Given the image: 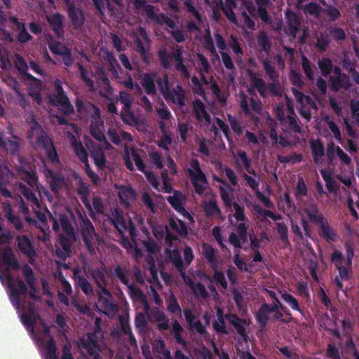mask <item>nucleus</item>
I'll return each instance as SVG.
<instances>
[{
	"label": "nucleus",
	"mask_w": 359,
	"mask_h": 359,
	"mask_svg": "<svg viewBox=\"0 0 359 359\" xmlns=\"http://www.w3.org/2000/svg\"><path fill=\"white\" fill-rule=\"evenodd\" d=\"M46 40L50 50L55 55H60L66 67H71L74 63L71 49L60 41H56L50 34L46 36Z\"/></svg>",
	"instance_id": "obj_1"
},
{
	"label": "nucleus",
	"mask_w": 359,
	"mask_h": 359,
	"mask_svg": "<svg viewBox=\"0 0 359 359\" xmlns=\"http://www.w3.org/2000/svg\"><path fill=\"white\" fill-rule=\"evenodd\" d=\"M2 262L5 266L4 273L0 274V280L4 278L7 282L12 283L13 276L11 273V269L18 270L20 264L10 246H6L2 250Z\"/></svg>",
	"instance_id": "obj_2"
},
{
	"label": "nucleus",
	"mask_w": 359,
	"mask_h": 359,
	"mask_svg": "<svg viewBox=\"0 0 359 359\" xmlns=\"http://www.w3.org/2000/svg\"><path fill=\"white\" fill-rule=\"evenodd\" d=\"M81 233L83 241L90 254L95 253L93 241L97 236L94 226L87 216L81 218Z\"/></svg>",
	"instance_id": "obj_3"
},
{
	"label": "nucleus",
	"mask_w": 359,
	"mask_h": 359,
	"mask_svg": "<svg viewBox=\"0 0 359 359\" xmlns=\"http://www.w3.org/2000/svg\"><path fill=\"white\" fill-rule=\"evenodd\" d=\"M140 34L147 42V46L149 47L151 45V40L149 39L144 28H140ZM134 44L135 50L140 54L142 62L147 65H150L152 60V54L150 53L149 48L145 47L143 42L139 37H136L134 39Z\"/></svg>",
	"instance_id": "obj_4"
},
{
	"label": "nucleus",
	"mask_w": 359,
	"mask_h": 359,
	"mask_svg": "<svg viewBox=\"0 0 359 359\" xmlns=\"http://www.w3.org/2000/svg\"><path fill=\"white\" fill-rule=\"evenodd\" d=\"M108 273L107 267L103 264L100 267L93 269L90 271L91 276L94 283L97 285L98 290H101L104 295L111 297L110 291L107 288V276L108 275Z\"/></svg>",
	"instance_id": "obj_5"
},
{
	"label": "nucleus",
	"mask_w": 359,
	"mask_h": 359,
	"mask_svg": "<svg viewBox=\"0 0 359 359\" xmlns=\"http://www.w3.org/2000/svg\"><path fill=\"white\" fill-rule=\"evenodd\" d=\"M249 75L250 79V86L256 88L262 97H266L267 96L268 91L273 95H277L278 94L276 90V86L274 83L275 82L272 81V83L266 84L262 78L257 76L252 72H250Z\"/></svg>",
	"instance_id": "obj_6"
},
{
	"label": "nucleus",
	"mask_w": 359,
	"mask_h": 359,
	"mask_svg": "<svg viewBox=\"0 0 359 359\" xmlns=\"http://www.w3.org/2000/svg\"><path fill=\"white\" fill-rule=\"evenodd\" d=\"M185 200V196L181 191L177 190H174L173 195L167 197V201L175 211L189 221H194L191 215L184 207Z\"/></svg>",
	"instance_id": "obj_7"
},
{
	"label": "nucleus",
	"mask_w": 359,
	"mask_h": 359,
	"mask_svg": "<svg viewBox=\"0 0 359 359\" xmlns=\"http://www.w3.org/2000/svg\"><path fill=\"white\" fill-rule=\"evenodd\" d=\"M285 15L286 19L285 32L291 39H295L300 30L301 20L295 12L289 9L286 11Z\"/></svg>",
	"instance_id": "obj_8"
},
{
	"label": "nucleus",
	"mask_w": 359,
	"mask_h": 359,
	"mask_svg": "<svg viewBox=\"0 0 359 359\" xmlns=\"http://www.w3.org/2000/svg\"><path fill=\"white\" fill-rule=\"evenodd\" d=\"M18 248L20 252L25 255L29 259V263L32 265L34 263V259L37 256L36 251L34 248L30 239L26 235H22L18 238Z\"/></svg>",
	"instance_id": "obj_9"
},
{
	"label": "nucleus",
	"mask_w": 359,
	"mask_h": 359,
	"mask_svg": "<svg viewBox=\"0 0 359 359\" xmlns=\"http://www.w3.org/2000/svg\"><path fill=\"white\" fill-rule=\"evenodd\" d=\"M22 272L27 284L30 288L29 292L30 298L37 302L41 301V297L37 295L38 289L36 286V277L32 269L28 264H25L22 268Z\"/></svg>",
	"instance_id": "obj_10"
},
{
	"label": "nucleus",
	"mask_w": 359,
	"mask_h": 359,
	"mask_svg": "<svg viewBox=\"0 0 359 359\" xmlns=\"http://www.w3.org/2000/svg\"><path fill=\"white\" fill-rule=\"evenodd\" d=\"M156 76L157 72L155 71L146 72L142 75L140 83L144 93L148 95L156 96L157 95V88L155 85Z\"/></svg>",
	"instance_id": "obj_11"
},
{
	"label": "nucleus",
	"mask_w": 359,
	"mask_h": 359,
	"mask_svg": "<svg viewBox=\"0 0 359 359\" xmlns=\"http://www.w3.org/2000/svg\"><path fill=\"white\" fill-rule=\"evenodd\" d=\"M225 318L235 328L237 333L243 338L245 341H248V336L246 333V320L241 318L235 313H227Z\"/></svg>",
	"instance_id": "obj_12"
},
{
	"label": "nucleus",
	"mask_w": 359,
	"mask_h": 359,
	"mask_svg": "<svg viewBox=\"0 0 359 359\" xmlns=\"http://www.w3.org/2000/svg\"><path fill=\"white\" fill-rule=\"evenodd\" d=\"M241 107L246 115L251 114V109L256 114H260L262 111V102L259 100H255L253 97L249 98L245 94H242L241 100Z\"/></svg>",
	"instance_id": "obj_13"
},
{
	"label": "nucleus",
	"mask_w": 359,
	"mask_h": 359,
	"mask_svg": "<svg viewBox=\"0 0 359 359\" xmlns=\"http://www.w3.org/2000/svg\"><path fill=\"white\" fill-rule=\"evenodd\" d=\"M170 56L171 58H173L175 61V69L180 72L184 77L189 79L190 72L184 63L182 48L181 46H177L173 53L170 54Z\"/></svg>",
	"instance_id": "obj_14"
},
{
	"label": "nucleus",
	"mask_w": 359,
	"mask_h": 359,
	"mask_svg": "<svg viewBox=\"0 0 359 359\" xmlns=\"http://www.w3.org/2000/svg\"><path fill=\"white\" fill-rule=\"evenodd\" d=\"M328 81L330 89L334 92H339L341 89L346 90L351 87L350 76L348 74L338 76H330Z\"/></svg>",
	"instance_id": "obj_15"
},
{
	"label": "nucleus",
	"mask_w": 359,
	"mask_h": 359,
	"mask_svg": "<svg viewBox=\"0 0 359 359\" xmlns=\"http://www.w3.org/2000/svg\"><path fill=\"white\" fill-rule=\"evenodd\" d=\"M189 168L187 169V173L191 180H200L202 183L208 184V181L205 173L202 171L200 163L197 159L190 160Z\"/></svg>",
	"instance_id": "obj_16"
},
{
	"label": "nucleus",
	"mask_w": 359,
	"mask_h": 359,
	"mask_svg": "<svg viewBox=\"0 0 359 359\" xmlns=\"http://www.w3.org/2000/svg\"><path fill=\"white\" fill-rule=\"evenodd\" d=\"M46 20L56 36L60 39L62 38L65 33L62 15L59 13H56L46 16Z\"/></svg>",
	"instance_id": "obj_17"
},
{
	"label": "nucleus",
	"mask_w": 359,
	"mask_h": 359,
	"mask_svg": "<svg viewBox=\"0 0 359 359\" xmlns=\"http://www.w3.org/2000/svg\"><path fill=\"white\" fill-rule=\"evenodd\" d=\"M165 100H170L174 104H177L179 107L185 106V93L183 88L177 85L172 89L169 88L168 94L163 97Z\"/></svg>",
	"instance_id": "obj_18"
},
{
	"label": "nucleus",
	"mask_w": 359,
	"mask_h": 359,
	"mask_svg": "<svg viewBox=\"0 0 359 359\" xmlns=\"http://www.w3.org/2000/svg\"><path fill=\"white\" fill-rule=\"evenodd\" d=\"M318 234L328 243L334 242L337 239V234L332 227L328 224L325 219L323 222L318 224Z\"/></svg>",
	"instance_id": "obj_19"
},
{
	"label": "nucleus",
	"mask_w": 359,
	"mask_h": 359,
	"mask_svg": "<svg viewBox=\"0 0 359 359\" xmlns=\"http://www.w3.org/2000/svg\"><path fill=\"white\" fill-rule=\"evenodd\" d=\"M50 102L55 105L62 107V111L66 115H69L74 112V107L70 103V101L65 93L56 94L55 99H51Z\"/></svg>",
	"instance_id": "obj_20"
},
{
	"label": "nucleus",
	"mask_w": 359,
	"mask_h": 359,
	"mask_svg": "<svg viewBox=\"0 0 359 359\" xmlns=\"http://www.w3.org/2000/svg\"><path fill=\"white\" fill-rule=\"evenodd\" d=\"M117 189L121 203L126 207H129L130 203L135 198V190L131 187L125 185H121Z\"/></svg>",
	"instance_id": "obj_21"
},
{
	"label": "nucleus",
	"mask_w": 359,
	"mask_h": 359,
	"mask_svg": "<svg viewBox=\"0 0 359 359\" xmlns=\"http://www.w3.org/2000/svg\"><path fill=\"white\" fill-rule=\"evenodd\" d=\"M14 63L16 69H18L20 74L22 76L23 79L30 81H34L36 80V79L33 75L28 73L27 64L21 55L18 53L15 54Z\"/></svg>",
	"instance_id": "obj_22"
},
{
	"label": "nucleus",
	"mask_w": 359,
	"mask_h": 359,
	"mask_svg": "<svg viewBox=\"0 0 359 359\" xmlns=\"http://www.w3.org/2000/svg\"><path fill=\"white\" fill-rule=\"evenodd\" d=\"M67 11L74 28H81L84 23V16L82 11L79 8L76 9L75 5L71 4Z\"/></svg>",
	"instance_id": "obj_23"
},
{
	"label": "nucleus",
	"mask_w": 359,
	"mask_h": 359,
	"mask_svg": "<svg viewBox=\"0 0 359 359\" xmlns=\"http://www.w3.org/2000/svg\"><path fill=\"white\" fill-rule=\"evenodd\" d=\"M46 175L50 178L49 185L51 191L54 193L58 192L65 184V178L60 174L55 173L53 170L47 169Z\"/></svg>",
	"instance_id": "obj_24"
},
{
	"label": "nucleus",
	"mask_w": 359,
	"mask_h": 359,
	"mask_svg": "<svg viewBox=\"0 0 359 359\" xmlns=\"http://www.w3.org/2000/svg\"><path fill=\"white\" fill-rule=\"evenodd\" d=\"M304 212L307 215L311 222L318 224L325 219L323 215L319 211L317 205L315 203H311L306 205L304 208Z\"/></svg>",
	"instance_id": "obj_25"
},
{
	"label": "nucleus",
	"mask_w": 359,
	"mask_h": 359,
	"mask_svg": "<svg viewBox=\"0 0 359 359\" xmlns=\"http://www.w3.org/2000/svg\"><path fill=\"white\" fill-rule=\"evenodd\" d=\"M103 127V123L102 121L98 119H95L94 122H93L90 127V134L94 139L99 142H104V144L107 148L111 147L110 144L107 141L106 137L103 132L101 130L100 128Z\"/></svg>",
	"instance_id": "obj_26"
},
{
	"label": "nucleus",
	"mask_w": 359,
	"mask_h": 359,
	"mask_svg": "<svg viewBox=\"0 0 359 359\" xmlns=\"http://www.w3.org/2000/svg\"><path fill=\"white\" fill-rule=\"evenodd\" d=\"M109 221L118 233L123 236L124 232L127 230L128 224H126L121 212L118 209H115L114 212L112 213V216L109 218Z\"/></svg>",
	"instance_id": "obj_27"
},
{
	"label": "nucleus",
	"mask_w": 359,
	"mask_h": 359,
	"mask_svg": "<svg viewBox=\"0 0 359 359\" xmlns=\"http://www.w3.org/2000/svg\"><path fill=\"white\" fill-rule=\"evenodd\" d=\"M166 254L169 261L175 265L180 273H183L184 276L185 266L180 251L177 248L167 250Z\"/></svg>",
	"instance_id": "obj_28"
},
{
	"label": "nucleus",
	"mask_w": 359,
	"mask_h": 359,
	"mask_svg": "<svg viewBox=\"0 0 359 359\" xmlns=\"http://www.w3.org/2000/svg\"><path fill=\"white\" fill-rule=\"evenodd\" d=\"M75 276V284L81 290V291L87 296L90 297L93 295V290L91 284L88 280L82 275L79 274L78 270L74 273Z\"/></svg>",
	"instance_id": "obj_29"
},
{
	"label": "nucleus",
	"mask_w": 359,
	"mask_h": 359,
	"mask_svg": "<svg viewBox=\"0 0 359 359\" xmlns=\"http://www.w3.org/2000/svg\"><path fill=\"white\" fill-rule=\"evenodd\" d=\"M309 143L313 161L316 164H319L320 158L325 155L324 146L320 140H312Z\"/></svg>",
	"instance_id": "obj_30"
},
{
	"label": "nucleus",
	"mask_w": 359,
	"mask_h": 359,
	"mask_svg": "<svg viewBox=\"0 0 359 359\" xmlns=\"http://www.w3.org/2000/svg\"><path fill=\"white\" fill-rule=\"evenodd\" d=\"M126 287L128 288V293L130 297L135 301L139 300L143 303L144 304L145 309H148L149 305L147 302V297L143 291L133 283H130L129 284V286Z\"/></svg>",
	"instance_id": "obj_31"
},
{
	"label": "nucleus",
	"mask_w": 359,
	"mask_h": 359,
	"mask_svg": "<svg viewBox=\"0 0 359 359\" xmlns=\"http://www.w3.org/2000/svg\"><path fill=\"white\" fill-rule=\"evenodd\" d=\"M145 13L147 17L149 20H152L153 22H155L156 23L160 25H165V21L168 18V16L163 13L156 14L154 11V6L152 5H147L145 6Z\"/></svg>",
	"instance_id": "obj_32"
},
{
	"label": "nucleus",
	"mask_w": 359,
	"mask_h": 359,
	"mask_svg": "<svg viewBox=\"0 0 359 359\" xmlns=\"http://www.w3.org/2000/svg\"><path fill=\"white\" fill-rule=\"evenodd\" d=\"M81 344L89 355H94L97 352L96 349L98 348L97 342L93 334H88L86 339H82Z\"/></svg>",
	"instance_id": "obj_33"
},
{
	"label": "nucleus",
	"mask_w": 359,
	"mask_h": 359,
	"mask_svg": "<svg viewBox=\"0 0 359 359\" xmlns=\"http://www.w3.org/2000/svg\"><path fill=\"white\" fill-rule=\"evenodd\" d=\"M98 302L101 304L102 307L109 312H115L117 310V306L112 301V297L103 296L101 290L97 291Z\"/></svg>",
	"instance_id": "obj_34"
},
{
	"label": "nucleus",
	"mask_w": 359,
	"mask_h": 359,
	"mask_svg": "<svg viewBox=\"0 0 359 359\" xmlns=\"http://www.w3.org/2000/svg\"><path fill=\"white\" fill-rule=\"evenodd\" d=\"M262 64L265 71L266 75L270 79V80L273 82L278 81L279 78V73L276 69L271 62L266 57L262 60Z\"/></svg>",
	"instance_id": "obj_35"
},
{
	"label": "nucleus",
	"mask_w": 359,
	"mask_h": 359,
	"mask_svg": "<svg viewBox=\"0 0 359 359\" xmlns=\"http://www.w3.org/2000/svg\"><path fill=\"white\" fill-rule=\"evenodd\" d=\"M193 106L194 112L198 120H201L203 117L206 121H210V116L206 111L205 106L201 100L196 99L193 102Z\"/></svg>",
	"instance_id": "obj_36"
},
{
	"label": "nucleus",
	"mask_w": 359,
	"mask_h": 359,
	"mask_svg": "<svg viewBox=\"0 0 359 359\" xmlns=\"http://www.w3.org/2000/svg\"><path fill=\"white\" fill-rule=\"evenodd\" d=\"M155 85L157 86L160 93L163 97H165L168 94V90L170 88L169 76L167 74H164L162 76L157 74L155 81Z\"/></svg>",
	"instance_id": "obj_37"
},
{
	"label": "nucleus",
	"mask_w": 359,
	"mask_h": 359,
	"mask_svg": "<svg viewBox=\"0 0 359 359\" xmlns=\"http://www.w3.org/2000/svg\"><path fill=\"white\" fill-rule=\"evenodd\" d=\"M202 249L203 255L210 264L211 268L215 269V266L217 267L216 251L215 248L208 243H203Z\"/></svg>",
	"instance_id": "obj_38"
},
{
	"label": "nucleus",
	"mask_w": 359,
	"mask_h": 359,
	"mask_svg": "<svg viewBox=\"0 0 359 359\" xmlns=\"http://www.w3.org/2000/svg\"><path fill=\"white\" fill-rule=\"evenodd\" d=\"M183 330V327L180 323L177 320H174L172 323L170 332L173 335L177 344L182 346H186L187 341L182 336Z\"/></svg>",
	"instance_id": "obj_39"
},
{
	"label": "nucleus",
	"mask_w": 359,
	"mask_h": 359,
	"mask_svg": "<svg viewBox=\"0 0 359 359\" xmlns=\"http://www.w3.org/2000/svg\"><path fill=\"white\" fill-rule=\"evenodd\" d=\"M318 66L320 71L321 75L323 77L329 78L331 72H332L333 69V63L332 60L329 57H323L318 60Z\"/></svg>",
	"instance_id": "obj_40"
},
{
	"label": "nucleus",
	"mask_w": 359,
	"mask_h": 359,
	"mask_svg": "<svg viewBox=\"0 0 359 359\" xmlns=\"http://www.w3.org/2000/svg\"><path fill=\"white\" fill-rule=\"evenodd\" d=\"M120 116L123 122L128 126H135L138 124V120L130 107L123 108Z\"/></svg>",
	"instance_id": "obj_41"
},
{
	"label": "nucleus",
	"mask_w": 359,
	"mask_h": 359,
	"mask_svg": "<svg viewBox=\"0 0 359 359\" xmlns=\"http://www.w3.org/2000/svg\"><path fill=\"white\" fill-rule=\"evenodd\" d=\"M269 313L267 309L264 308V304L261 305L255 313L256 321L259 325L262 330L265 329L266 327L267 323L269 320Z\"/></svg>",
	"instance_id": "obj_42"
},
{
	"label": "nucleus",
	"mask_w": 359,
	"mask_h": 359,
	"mask_svg": "<svg viewBox=\"0 0 359 359\" xmlns=\"http://www.w3.org/2000/svg\"><path fill=\"white\" fill-rule=\"evenodd\" d=\"M169 224L170 228L176 231L180 236L185 237L187 236L188 230L187 225L182 220L177 219V221H175L173 219H170Z\"/></svg>",
	"instance_id": "obj_43"
},
{
	"label": "nucleus",
	"mask_w": 359,
	"mask_h": 359,
	"mask_svg": "<svg viewBox=\"0 0 359 359\" xmlns=\"http://www.w3.org/2000/svg\"><path fill=\"white\" fill-rule=\"evenodd\" d=\"M22 194L29 201H32L36 207L40 208L39 201L32 189L23 183L19 184Z\"/></svg>",
	"instance_id": "obj_44"
},
{
	"label": "nucleus",
	"mask_w": 359,
	"mask_h": 359,
	"mask_svg": "<svg viewBox=\"0 0 359 359\" xmlns=\"http://www.w3.org/2000/svg\"><path fill=\"white\" fill-rule=\"evenodd\" d=\"M257 43L262 50L268 55L271 50V43L267 34L264 31H260L257 36Z\"/></svg>",
	"instance_id": "obj_45"
},
{
	"label": "nucleus",
	"mask_w": 359,
	"mask_h": 359,
	"mask_svg": "<svg viewBox=\"0 0 359 359\" xmlns=\"http://www.w3.org/2000/svg\"><path fill=\"white\" fill-rule=\"evenodd\" d=\"M168 311L173 314L182 315V309L177 299L173 293H171L166 301Z\"/></svg>",
	"instance_id": "obj_46"
},
{
	"label": "nucleus",
	"mask_w": 359,
	"mask_h": 359,
	"mask_svg": "<svg viewBox=\"0 0 359 359\" xmlns=\"http://www.w3.org/2000/svg\"><path fill=\"white\" fill-rule=\"evenodd\" d=\"M114 274L126 286H129L128 271L125 266L118 264L114 268Z\"/></svg>",
	"instance_id": "obj_47"
},
{
	"label": "nucleus",
	"mask_w": 359,
	"mask_h": 359,
	"mask_svg": "<svg viewBox=\"0 0 359 359\" xmlns=\"http://www.w3.org/2000/svg\"><path fill=\"white\" fill-rule=\"evenodd\" d=\"M204 212L208 217L220 216L221 210L218 207L215 200H210L204 205Z\"/></svg>",
	"instance_id": "obj_48"
},
{
	"label": "nucleus",
	"mask_w": 359,
	"mask_h": 359,
	"mask_svg": "<svg viewBox=\"0 0 359 359\" xmlns=\"http://www.w3.org/2000/svg\"><path fill=\"white\" fill-rule=\"evenodd\" d=\"M248 234L237 236L235 233L232 232L229 236V242L232 245L236 250H239L242 248V244L247 242Z\"/></svg>",
	"instance_id": "obj_49"
},
{
	"label": "nucleus",
	"mask_w": 359,
	"mask_h": 359,
	"mask_svg": "<svg viewBox=\"0 0 359 359\" xmlns=\"http://www.w3.org/2000/svg\"><path fill=\"white\" fill-rule=\"evenodd\" d=\"M6 218L9 222L15 227L18 231H20L22 229V222L19 216L14 215L13 214V210L10 205H8V210L6 212Z\"/></svg>",
	"instance_id": "obj_50"
},
{
	"label": "nucleus",
	"mask_w": 359,
	"mask_h": 359,
	"mask_svg": "<svg viewBox=\"0 0 359 359\" xmlns=\"http://www.w3.org/2000/svg\"><path fill=\"white\" fill-rule=\"evenodd\" d=\"M39 316H36L32 310H30L27 313H22L21 316L22 323L32 329L34 330V326L36 323Z\"/></svg>",
	"instance_id": "obj_51"
},
{
	"label": "nucleus",
	"mask_w": 359,
	"mask_h": 359,
	"mask_svg": "<svg viewBox=\"0 0 359 359\" xmlns=\"http://www.w3.org/2000/svg\"><path fill=\"white\" fill-rule=\"evenodd\" d=\"M36 144L42 149L45 150L51 144H54L51 138L48 135L45 131H41L36 139Z\"/></svg>",
	"instance_id": "obj_52"
},
{
	"label": "nucleus",
	"mask_w": 359,
	"mask_h": 359,
	"mask_svg": "<svg viewBox=\"0 0 359 359\" xmlns=\"http://www.w3.org/2000/svg\"><path fill=\"white\" fill-rule=\"evenodd\" d=\"M60 224L62 229L65 234L69 238L75 239V233L71 222L65 217H62L60 219Z\"/></svg>",
	"instance_id": "obj_53"
},
{
	"label": "nucleus",
	"mask_w": 359,
	"mask_h": 359,
	"mask_svg": "<svg viewBox=\"0 0 359 359\" xmlns=\"http://www.w3.org/2000/svg\"><path fill=\"white\" fill-rule=\"evenodd\" d=\"M8 287L11 289V294H10V300L13 306L16 309L20 307V294L18 293L16 290L15 283L14 279L13 278V282L9 283L7 282Z\"/></svg>",
	"instance_id": "obj_54"
},
{
	"label": "nucleus",
	"mask_w": 359,
	"mask_h": 359,
	"mask_svg": "<svg viewBox=\"0 0 359 359\" xmlns=\"http://www.w3.org/2000/svg\"><path fill=\"white\" fill-rule=\"evenodd\" d=\"M276 225V231L280 241L285 245H289L290 242L288 240V229L286 224L283 222H277Z\"/></svg>",
	"instance_id": "obj_55"
},
{
	"label": "nucleus",
	"mask_w": 359,
	"mask_h": 359,
	"mask_svg": "<svg viewBox=\"0 0 359 359\" xmlns=\"http://www.w3.org/2000/svg\"><path fill=\"white\" fill-rule=\"evenodd\" d=\"M328 32L332 38L336 41H344L346 37L345 31L341 27L330 26L328 28Z\"/></svg>",
	"instance_id": "obj_56"
},
{
	"label": "nucleus",
	"mask_w": 359,
	"mask_h": 359,
	"mask_svg": "<svg viewBox=\"0 0 359 359\" xmlns=\"http://www.w3.org/2000/svg\"><path fill=\"white\" fill-rule=\"evenodd\" d=\"M0 146L1 147L5 148L6 149L10 151L12 153L16 152L19 148V144L17 140H4L1 134H0Z\"/></svg>",
	"instance_id": "obj_57"
},
{
	"label": "nucleus",
	"mask_w": 359,
	"mask_h": 359,
	"mask_svg": "<svg viewBox=\"0 0 359 359\" xmlns=\"http://www.w3.org/2000/svg\"><path fill=\"white\" fill-rule=\"evenodd\" d=\"M302 67L306 77L309 80H313L314 79V71L313 67L311 65L310 61L305 55L302 57Z\"/></svg>",
	"instance_id": "obj_58"
},
{
	"label": "nucleus",
	"mask_w": 359,
	"mask_h": 359,
	"mask_svg": "<svg viewBox=\"0 0 359 359\" xmlns=\"http://www.w3.org/2000/svg\"><path fill=\"white\" fill-rule=\"evenodd\" d=\"M282 299L290 305L292 309L302 312V310L299 306L298 300L292 294L285 292L281 295Z\"/></svg>",
	"instance_id": "obj_59"
},
{
	"label": "nucleus",
	"mask_w": 359,
	"mask_h": 359,
	"mask_svg": "<svg viewBox=\"0 0 359 359\" xmlns=\"http://www.w3.org/2000/svg\"><path fill=\"white\" fill-rule=\"evenodd\" d=\"M78 68L80 72L81 79L83 81V82L86 84V86L90 89H94V82L88 76L87 69L83 66L82 64L78 62L77 63Z\"/></svg>",
	"instance_id": "obj_60"
},
{
	"label": "nucleus",
	"mask_w": 359,
	"mask_h": 359,
	"mask_svg": "<svg viewBox=\"0 0 359 359\" xmlns=\"http://www.w3.org/2000/svg\"><path fill=\"white\" fill-rule=\"evenodd\" d=\"M301 8L305 13L314 16H318L321 10L320 6L315 2H310Z\"/></svg>",
	"instance_id": "obj_61"
},
{
	"label": "nucleus",
	"mask_w": 359,
	"mask_h": 359,
	"mask_svg": "<svg viewBox=\"0 0 359 359\" xmlns=\"http://www.w3.org/2000/svg\"><path fill=\"white\" fill-rule=\"evenodd\" d=\"M47 158L52 164H59L60 158L54 144H51L49 148L45 149Z\"/></svg>",
	"instance_id": "obj_62"
},
{
	"label": "nucleus",
	"mask_w": 359,
	"mask_h": 359,
	"mask_svg": "<svg viewBox=\"0 0 359 359\" xmlns=\"http://www.w3.org/2000/svg\"><path fill=\"white\" fill-rule=\"evenodd\" d=\"M158 55L160 60V63L161 66L165 69H168L170 68V54H168L165 49H161L158 51Z\"/></svg>",
	"instance_id": "obj_63"
},
{
	"label": "nucleus",
	"mask_w": 359,
	"mask_h": 359,
	"mask_svg": "<svg viewBox=\"0 0 359 359\" xmlns=\"http://www.w3.org/2000/svg\"><path fill=\"white\" fill-rule=\"evenodd\" d=\"M74 149L80 161L83 163L88 162V153L81 142H79V144L75 143Z\"/></svg>",
	"instance_id": "obj_64"
}]
</instances>
